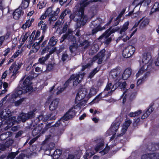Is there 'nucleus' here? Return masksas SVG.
Segmentation results:
<instances>
[{"instance_id":"f257e3e1","label":"nucleus","mask_w":159,"mask_h":159,"mask_svg":"<svg viewBox=\"0 0 159 159\" xmlns=\"http://www.w3.org/2000/svg\"><path fill=\"white\" fill-rule=\"evenodd\" d=\"M89 0H81L80 4H78L75 7L77 9L74 16V20L76 22V28L81 27L86 23L88 18L84 15V8L89 5Z\"/></svg>"},{"instance_id":"f03ea898","label":"nucleus","mask_w":159,"mask_h":159,"mask_svg":"<svg viewBox=\"0 0 159 159\" xmlns=\"http://www.w3.org/2000/svg\"><path fill=\"white\" fill-rule=\"evenodd\" d=\"M151 58V56L149 53H148L144 56L142 61L140 63V68L136 75L137 78L142 77L144 75L146 76V78L148 77L149 73L147 70L152 62Z\"/></svg>"},{"instance_id":"7ed1b4c3","label":"nucleus","mask_w":159,"mask_h":159,"mask_svg":"<svg viewBox=\"0 0 159 159\" xmlns=\"http://www.w3.org/2000/svg\"><path fill=\"white\" fill-rule=\"evenodd\" d=\"M89 98L87 89L84 88H81L77 94L74 108H80L85 105Z\"/></svg>"},{"instance_id":"20e7f679","label":"nucleus","mask_w":159,"mask_h":159,"mask_svg":"<svg viewBox=\"0 0 159 159\" xmlns=\"http://www.w3.org/2000/svg\"><path fill=\"white\" fill-rule=\"evenodd\" d=\"M10 113L11 111L8 109H5L0 111V117L3 120L2 121V124H4L7 125L5 127V130L7 129L13 125L16 122H17L15 120V117H10L9 116Z\"/></svg>"},{"instance_id":"39448f33","label":"nucleus","mask_w":159,"mask_h":159,"mask_svg":"<svg viewBox=\"0 0 159 159\" xmlns=\"http://www.w3.org/2000/svg\"><path fill=\"white\" fill-rule=\"evenodd\" d=\"M126 86L127 84L125 81L119 82L115 85H113L111 83H108L104 91L101 93V96L103 97H106L110 95L112 92L116 89L117 87L118 88L124 90L126 89Z\"/></svg>"},{"instance_id":"423d86ee","label":"nucleus","mask_w":159,"mask_h":159,"mask_svg":"<svg viewBox=\"0 0 159 159\" xmlns=\"http://www.w3.org/2000/svg\"><path fill=\"white\" fill-rule=\"evenodd\" d=\"M121 71V70L119 68L113 69L110 72V75L113 78L117 80L121 79L126 80L130 76L131 74V69L130 68L126 69L123 73Z\"/></svg>"},{"instance_id":"0eeeda50","label":"nucleus","mask_w":159,"mask_h":159,"mask_svg":"<svg viewBox=\"0 0 159 159\" xmlns=\"http://www.w3.org/2000/svg\"><path fill=\"white\" fill-rule=\"evenodd\" d=\"M60 11V8L58 7L57 8L56 10L53 12L52 8L51 7H49L45 11V13L41 16L40 19L41 20L45 19L47 16H48L49 17L48 20L49 23L51 24L57 20V16Z\"/></svg>"},{"instance_id":"6e6552de","label":"nucleus","mask_w":159,"mask_h":159,"mask_svg":"<svg viewBox=\"0 0 159 159\" xmlns=\"http://www.w3.org/2000/svg\"><path fill=\"white\" fill-rule=\"evenodd\" d=\"M23 80L22 79L20 81L21 86L19 89L16 92L19 96L23 93L30 91L33 89L32 83L28 79H26L23 81H22Z\"/></svg>"},{"instance_id":"1a4fd4ad","label":"nucleus","mask_w":159,"mask_h":159,"mask_svg":"<svg viewBox=\"0 0 159 159\" xmlns=\"http://www.w3.org/2000/svg\"><path fill=\"white\" fill-rule=\"evenodd\" d=\"M80 109V108H78V107H77V108H74V106L71 108L66 113L62 118L56 122L54 126L55 127H58L60 125L62 121L64 122V120L66 121L73 118L75 115L76 112L75 110H78Z\"/></svg>"},{"instance_id":"9d476101","label":"nucleus","mask_w":159,"mask_h":159,"mask_svg":"<svg viewBox=\"0 0 159 159\" xmlns=\"http://www.w3.org/2000/svg\"><path fill=\"white\" fill-rule=\"evenodd\" d=\"M36 109H34L32 111H30L28 113H22L20 114L18 117V121L16 120L17 122L16 123H18L19 121H21L23 122H25L29 118H33L35 115L34 112L36 111ZM16 121V120H15Z\"/></svg>"},{"instance_id":"9b49d317","label":"nucleus","mask_w":159,"mask_h":159,"mask_svg":"<svg viewBox=\"0 0 159 159\" xmlns=\"http://www.w3.org/2000/svg\"><path fill=\"white\" fill-rule=\"evenodd\" d=\"M85 75V73H79L78 74H73L71 75L70 79V80L73 82V86H76L82 81L84 76Z\"/></svg>"},{"instance_id":"f8f14e48","label":"nucleus","mask_w":159,"mask_h":159,"mask_svg":"<svg viewBox=\"0 0 159 159\" xmlns=\"http://www.w3.org/2000/svg\"><path fill=\"white\" fill-rule=\"evenodd\" d=\"M135 51L134 47L132 45H129L125 48L122 52L123 57L128 58L131 57L134 53Z\"/></svg>"},{"instance_id":"ddd939ff","label":"nucleus","mask_w":159,"mask_h":159,"mask_svg":"<svg viewBox=\"0 0 159 159\" xmlns=\"http://www.w3.org/2000/svg\"><path fill=\"white\" fill-rule=\"evenodd\" d=\"M120 124L119 123H113L110 128L107 132L106 135L109 136L111 135H112V137H114L116 134V132L117 131Z\"/></svg>"},{"instance_id":"4468645a","label":"nucleus","mask_w":159,"mask_h":159,"mask_svg":"<svg viewBox=\"0 0 159 159\" xmlns=\"http://www.w3.org/2000/svg\"><path fill=\"white\" fill-rule=\"evenodd\" d=\"M50 127L49 125H47L44 129H42V127L41 125L36 126L33 130L32 133L34 136H39L42 134H43L48 128Z\"/></svg>"},{"instance_id":"2eb2a0df","label":"nucleus","mask_w":159,"mask_h":159,"mask_svg":"<svg viewBox=\"0 0 159 159\" xmlns=\"http://www.w3.org/2000/svg\"><path fill=\"white\" fill-rule=\"evenodd\" d=\"M119 29L118 27H111L107 30L106 32L100 37L101 39H106L110 35L115 32H116Z\"/></svg>"},{"instance_id":"dca6fc26","label":"nucleus","mask_w":159,"mask_h":159,"mask_svg":"<svg viewBox=\"0 0 159 159\" xmlns=\"http://www.w3.org/2000/svg\"><path fill=\"white\" fill-rule=\"evenodd\" d=\"M141 159H159V153L156 152L145 154L142 156Z\"/></svg>"},{"instance_id":"f3484780","label":"nucleus","mask_w":159,"mask_h":159,"mask_svg":"<svg viewBox=\"0 0 159 159\" xmlns=\"http://www.w3.org/2000/svg\"><path fill=\"white\" fill-rule=\"evenodd\" d=\"M129 25V22L127 21L125 22L122 26H121L120 31V34L121 35L123 34V35H122L121 37H120L118 38V39L117 40V41L121 39L124 35H126L125 32L128 29Z\"/></svg>"},{"instance_id":"a211bd4d","label":"nucleus","mask_w":159,"mask_h":159,"mask_svg":"<svg viewBox=\"0 0 159 159\" xmlns=\"http://www.w3.org/2000/svg\"><path fill=\"white\" fill-rule=\"evenodd\" d=\"M52 114H50L44 115L43 114H41L38 117L37 119L39 121L43 120V121H46L49 119L50 120H54L55 119V116H52Z\"/></svg>"},{"instance_id":"6ab92c4d","label":"nucleus","mask_w":159,"mask_h":159,"mask_svg":"<svg viewBox=\"0 0 159 159\" xmlns=\"http://www.w3.org/2000/svg\"><path fill=\"white\" fill-rule=\"evenodd\" d=\"M131 123V121L129 119H127L123 125L121 130L122 132L120 134H118L117 136H120L123 135L125 133L127 129Z\"/></svg>"},{"instance_id":"aec40b11","label":"nucleus","mask_w":159,"mask_h":159,"mask_svg":"<svg viewBox=\"0 0 159 159\" xmlns=\"http://www.w3.org/2000/svg\"><path fill=\"white\" fill-rule=\"evenodd\" d=\"M105 52V50L104 49H103L100 52H99L97 56L94 57L93 58V61H94L96 60L97 59H98V63L99 64H101L103 59V57L105 56L104 53Z\"/></svg>"},{"instance_id":"412c9836","label":"nucleus","mask_w":159,"mask_h":159,"mask_svg":"<svg viewBox=\"0 0 159 159\" xmlns=\"http://www.w3.org/2000/svg\"><path fill=\"white\" fill-rule=\"evenodd\" d=\"M23 14V12L21 9L20 7H19L13 12V16L14 19L17 20L19 19L21 15H22Z\"/></svg>"},{"instance_id":"4be33fe9","label":"nucleus","mask_w":159,"mask_h":159,"mask_svg":"<svg viewBox=\"0 0 159 159\" xmlns=\"http://www.w3.org/2000/svg\"><path fill=\"white\" fill-rule=\"evenodd\" d=\"M104 147V141L102 140L98 141V143L95 148V151L92 153L93 155L97 151L101 150Z\"/></svg>"},{"instance_id":"5701e85b","label":"nucleus","mask_w":159,"mask_h":159,"mask_svg":"<svg viewBox=\"0 0 159 159\" xmlns=\"http://www.w3.org/2000/svg\"><path fill=\"white\" fill-rule=\"evenodd\" d=\"M140 28H142L148 25L149 23V20L146 17H143L139 20Z\"/></svg>"},{"instance_id":"b1692460","label":"nucleus","mask_w":159,"mask_h":159,"mask_svg":"<svg viewBox=\"0 0 159 159\" xmlns=\"http://www.w3.org/2000/svg\"><path fill=\"white\" fill-rule=\"evenodd\" d=\"M58 103L59 101L57 99H55L53 100L50 105V110L51 111L55 110L57 108Z\"/></svg>"},{"instance_id":"393cba45","label":"nucleus","mask_w":159,"mask_h":159,"mask_svg":"<svg viewBox=\"0 0 159 159\" xmlns=\"http://www.w3.org/2000/svg\"><path fill=\"white\" fill-rule=\"evenodd\" d=\"M77 47V44L75 43H73L70 46V50L73 56L76 55Z\"/></svg>"},{"instance_id":"a878e982","label":"nucleus","mask_w":159,"mask_h":159,"mask_svg":"<svg viewBox=\"0 0 159 159\" xmlns=\"http://www.w3.org/2000/svg\"><path fill=\"white\" fill-rule=\"evenodd\" d=\"M38 25L39 26H41V29L42 30L43 33L44 34L47 29V25L45 23L41 20L39 22Z\"/></svg>"},{"instance_id":"bb28decb","label":"nucleus","mask_w":159,"mask_h":159,"mask_svg":"<svg viewBox=\"0 0 159 159\" xmlns=\"http://www.w3.org/2000/svg\"><path fill=\"white\" fill-rule=\"evenodd\" d=\"M144 0H134L132 4L130 6L129 8L133 7V8H134L138 6H141Z\"/></svg>"},{"instance_id":"cd10ccee","label":"nucleus","mask_w":159,"mask_h":159,"mask_svg":"<svg viewBox=\"0 0 159 159\" xmlns=\"http://www.w3.org/2000/svg\"><path fill=\"white\" fill-rule=\"evenodd\" d=\"M155 12H159V3L158 2L155 3L151 9L150 14H152Z\"/></svg>"},{"instance_id":"c85d7f7f","label":"nucleus","mask_w":159,"mask_h":159,"mask_svg":"<svg viewBox=\"0 0 159 159\" xmlns=\"http://www.w3.org/2000/svg\"><path fill=\"white\" fill-rule=\"evenodd\" d=\"M153 111V108L152 107H150L147 110L146 112L141 116L142 119H144L147 118Z\"/></svg>"},{"instance_id":"c756f323","label":"nucleus","mask_w":159,"mask_h":159,"mask_svg":"<svg viewBox=\"0 0 159 159\" xmlns=\"http://www.w3.org/2000/svg\"><path fill=\"white\" fill-rule=\"evenodd\" d=\"M70 79V78L65 83L64 85V87H62L61 88H60V89L57 92V94H59L63 91H64L65 89L69 85V83L71 81Z\"/></svg>"},{"instance_id":"7c9ffc66","label":"nucleus","mask_w":159,"mask_h":159,"mask_svg":"<svg viewBox=\"0 0 159 159\" xmlns=\"http://www.w3.org/2000/svg\"><path fill=\"white\" fill-rule=\"evenodd\" d=\"M21 64L20 63H17L16 65L15 63V66L13 72V76H15L18 73V70L21 67Z\"/></svg>"},{"instance_id":"2f4dec72","label":"nucleus","mask_w":159,"mask_h":159,"mask_svg":"<svg viewBox=\"0 0 159 159\" xmlns=\"http://www.w3.org/2000/svg\"><path fill=\"white\" fill-rule=\"evenodd\" d=\"M62 153V151L60 149H57L53 154V159H57Z\"/></svg>"},{"instance_id":"473e14b6","label":"nucleus","mask_w":159,"mask_h":159,"mask_svg":"<svg viewBox=\"0 0 159 159\" xmlns=\"http://www.w3.org/2000/svg\"><path fill=\"white\" fill-rule=\"evenodd\" d=\"M29 0H23L22 3L20 7L21 9H25L27 8L29 6Z\"/></svg>"},{"instance_id":"72a5a7b5","label":"nucleus","mask_w":159,"mask_h":159,"mask_svg":"<svg viewBox=\"0 0 159 159\" xmlns=\"http://www.w3.org/2000/svg\"><path fill=\"white\" fill-rule=\"evenodd\" d=\"M12 134V132H7L6 133H4L1 135L0 138L4 140L6 139L8 136H11Z\"/></svg>"},{"instance_id":"f704fd0d","label":"nucleus","mask_w":159,"mask_h":159,"mask_svg":"<svg viewBox=\"0 0 159 159\" xmlns=\"http://www.w3.org/2000/svg\"><path fill=\"white\" fill-rule=\"evenodd\" d=\"M25 98H23L16 101L14 102V105L15 106H18L24 102L25 101Z\"/></svg>"},{"instance_id":"c9c22d12","label":"nucleus","mask_w":159,"mask_h":159,"mask_svg":"<svg viewBox=\"0 0 159 159\" xmlns=\"http://www.w3.org/2000/svg\"><path fill=\"white\" fill-rule=\"evenodd\" d=\"M18 151H16V152H11L9 153L7 157L8 159H13L16 155H17L18 153Z\"/></svg>"},{"instance_id":"e433bc0d","label":"nucleus","mask_w":159,"mask_h":159,"mask_svg":"<svg viewBox=\"0 0 159 159\" xmlns=\"http://www.w3.org/2000/svg\"><path fill=\"white\" fill-rule=\"evenodd\" d=\"M146 78V76L144 75L142 77H140V78L138 79L137 81V86H139L143 83L145 81V79Z\"/></svg>"},{"instance_id":"4c0bfd02","label":"nucleus","mask_w":159,"mask_h":159,"mask_svg":"<svg viewBox=\"0 0 159 159\" xmlns=\"http://www.w3.org/2000/svg\"><path fill=\"white\" fill-rule=\"evenodd\" d=\"M57 42V39H55L54 37H53L50 39L48 44L50 45L54 46L56 44Z\"/></svg>"},{"instance_id":"58836bf2","label":"nucleus","mask_w":159,"mask_h":159,"mask_svg":"<svg viewBox=\"0 0 159 159\" xmlns=\"http://www.w3.org/2000/svg\"><path fill=\"white\" fill-rule=\"evenodd\" d=\"M125 9H124L122 11H121V13L116 18V19L115 20V21L116 22V23L115 24V25H116L119 24V21H120V18L121 17V16L125 12Z\"/></svg>"},{"instance_id":"ea45409f","label":"nucleus","mask_w":159,"mask_h":159,"mask_svg":"<svg viewBox=\"0 0 159 159\" xmlns=\"http://www.w3.org/2000/svg\"><path fill=\"white\" fill-rule=\"evenodd\" d=\"M50 55V54H48L45 57H43L42 58H40L39 59V63L41 64H44V62L49 57Z\"/></svg>"},{"instance_id":"a19ab883","label":"nucleus","mask_w":159,"mask_h":159,"mask_svg":"<svg viewBox=\"0 0 159 159\" xmlns=\"http://www.w3.org/2000/svg\"><path fill=\"white\" fill-rule=\"evenodd\" d=\"M3 87L4 89L1 91L0 94H2L5 93L7 91V88L8 87V84L6 82H4L3 84Z\"/></svg>"},{"instance_id":"79ce46f5","label":"nucleus","mask_w":159,"mask_h":159,"mask_svg":"<svg viewBox=\"0 0 159 159\" xmlns=\"http://www.w3.org/2000/svg\"><path fill=\"white\" fill-rule=\"evenodd\" d=\"M31 24H32L30 21V20H28L26 23L22 25L21 28L25 30L27 27H30Z\"/></svg>"},{"instance_id":"37998d69","label":"nucleus","mask_w":159,"mask_h":159,"mask_svg":"<svg viewBox=\"0 0 159 159\" xmlns=\"http://www.w3.org/2000/svg\"><path fill=\"white\" fill-rule=\"evenodd\" d=\"M91 50L92 53L96 52L98 50V46L97 44H95L91 47Z\"/></svg>"},{"instance_id":"c03bdc74","label":"nucleus","mask_w":159,"mask_h":159,"mask_svg":"<svg viewBox=\"0 0 159 159\" xmlns=\"http://www.w3.org/2000/svg\"><path fill=\"white\" fill-rule=\"evenodd\" d=\"M30 74V75L26 79H28L30 81V79H33L37 76V74L34 73L33 70L31 71Z\"/></svg>"},{"instance_id":"a18cd8bd","label":"nucleus","mask_w":159,"mask_h":159,"mask_svg":"<svg viewBox=\"0 0 159 159\" xmlns=\"http://www.w3.org/2000/svg\"><path fill=\"white\" fill-rule=\"evenodd\" d=\"M39 46L37 43H34L32 46L33 51L34 52H36L39 48Z\"/></svg>"},{"instance_id":"49530a36","label":"nucleus","mask_w":159,"mask_h":159,"mask_svg":"<svg viewBox=\"0 0 159 159\" xmlns=\"http://www.w3.org/2000/svg\"><path fill=\"white\" fill-rule=\"evenodd\" d=\"M151 147V146H149V147L148 148L149 150L150 151H153L156 150L157 148H159V144H156L152 145L151 146L152 148H150Z\"/></svg>"},{"instance_id":"de8ad7c7","label":"nucleus","mask_w":159,"mask_h":159,"mask_svg":"<svg viewBox=\"0 0 159 159\" xmlns=\"http://www.w3.org/2000/svg\"><path fill=\"white\" fill-rule=\"evenodd\" d=\"M69 24H67V23H66L63 25V28L62 30L61 31V32H60V33L61 34L62 33H64L66 32L68 28V25Z\"/></svg>"},{"instance_id":"09e8293b","label":"nucleus","mask_w":159,"mask_h":159,"mask_svg":"<svg viewBox=\"0 0 159 159\" xmlns=\"http://www.w3.org/2000/svg\"><path fill=\"white\" fill-rule=\"evenodd\" d=\"M68 11L66 10H65L64 11H63L60 16V19L62 20H63L64 19V17L68 13Z\"/></svg>"},{"instance_id":"8fccbe9b","label":"nucleus","mask_w":159,"mask_h":159,"mask_svg":"<svg viewBox=\"0 0 159 159\" xmlns=\"http://www.w3.org/2000/svg\"><path fill=\"white\" fill-rule=\"evenodd\" d=\"M109 149V147L107 145L106 146L105 148L103 150L100 152V153L101 155H103L106 154Z\"/></svg>"},{"instance_id":"3c124183","label":"nucleus","mask_w":159,"mask_h":159,"mask_svg":"<svg viewBox=\"0 0 159 159\" xmlns=\"http://www.w3.org/2000/svg\"><path fill=\"white\" fill-rule=\"evenodd\" d=\"M9 36L7 35L0 37V46L2 45L5 39H7Z\"/></svg>"},{"instance_id":"603ef678","label":"nucleus","mask_w":159,"mask_h":159,"mask_svg":"<svg viewBox=\"0 0 159 159\" xmlns=\"http://www.w3.org/2000/svg\"><path fill=\"white\" fill-rule=\"evenodd\" d=\"M97 90L96 88L94 87H92L90 89V96L94 95L96 94Z\"/></svg>"},{"instance_id":"864d4df0","label":"nucleus","mask_w":159,"mask_h":159,"mask_svg":"<svg viewBox=\"0 0 159 159\" xmlns=\"http://www.w3.org/2000/svg\"><path fill=\"white\" fill-rule=\"evenodd\" d=\"M154 63L156 66H159V54H158L154 60Z\"/></svg>"},{"instance_id":"5fc2aeb1","label":"nucleus","mask_w":159,"mask_h":159,"mask_svg":"<svg viewBox=\"0 0 159 159\" xmlns=\"http://www.w3.org/2000/svg\"><path fill=\"white\" fill-rule=\"evenodd\" d=\"M61 59L63 61L68 60L69 59L68 55L66 53H64L62 55Z\"/></svg>"},{"instance_id":"6e6d98bb","label":"nucleus","mask_w":159,"mask_h":159,"mask_svg":"<svg viewBox=\"0 0 159 159\" xmlns=\"http://www.w3.org/2000/svg\"><path fill=\"white\" fill-rule=\"evenodd\" d=\"M137 30V29H135V30H134L133 33L130 35V37H129L128 36H126L125 38H124L123 39V41H124V42H126V41L127 40H128L135 33V32H136V31Z\"/></svg>"},{"instance_id":"4d7b16f0","label":"nucleus","mask_w":159,"mask_h":159,"mask_svg":"<svg viewBox=\"0 0 159 159\" xmlns=\"http://www.w3.org/2000/svg\"><path fill=\"white\" fill-rule=\"evenodd\" d=\"M99 70V69L98 70V68H96L94 69L93 70H92L91 73H90V78L93 77L95 74L97 73Z\"/></svg>"},{"instance_id":"13d9d810","label":"nucleus","mask_w":159,"mask_h":159,"mask_svg":"<svg viewBox=\"0 0 159 159\" xmlns=\"http://www.w3.org/2000/svg\"><path fill=\"white\" fill-rule=\"evenodd\" d=\"M102 29L101 28L100 26H98L97 28L96 29H94L92 30V33L93 34H94L96 33L98 31L101 30H102Z\"/></svg>"},{"instance_id":"bf43d9fd","label":"nucleus","mask_w":159,"mask_h":159,"mask_svg":"<svg viewBox=\"0 0 159 159\" xmlns=\"http://www.w3.org/2000/svg\"><path fill=\"white\" fill-rule=\"evenodd\" d=\"M21 53V51L20 50H18L16 52L14 53L13 55L12 56V58H15L17 57Z\"/></svg>"},{"instance_id":"052dcab7","label":"nucleus","mask_w":159,"mask_h":159,"mask_svg":"<svg viewBox=\"0 0 159 159\" xmlns=\"http://www.w3.org/2000/svg\"><path fill=\"white\" fill-rule=\"evenodd\" d=\"M81 46H84V48H85L89 46V43L87 40H85L83 43H80Z\"/></svg>"},{"instance_id":"680f3d73","label":"nucleus","mask_w":159,"mask_h":159,"mask_svg":"<svg viewBox=\"0 0 159 159\" xmlns=\"http://www.w3.org/2000/svg\"><path fill=\"white\" fill-rule=\"evenodd\" d=\"M29 34L27 33H25L24 35L22 36L21 38H22V42H24L28 38Z\"/></svg>"},{"instance_id":"e2e57ef3","label":"nucleus","mask_w":159,"mask_h":159,"mask_svg":"<svg viewBox=\"0 0 159 159\" xmlns=\"http://www.w3.org/2000/svg\"><path fill=\"white\" fill-rule=\"evenodd\" d=\"M61 23L60 21H57L55 23V25H53V28H57V29L61 25Z\"/></svg>"},{"instance_id":"0e129e2a","label":"nucleus","mask_w":159,"mask_h":159,"mask_svg":"<svg viewBox=\"0 0 159 159\" xmlns=\"http://www.w3.org/2000/svg\"><path fill=\"white\" fill-rule=\"evenodd\" d=\"M35 71L38 72H42L43 71V68L37 66L35 68Z\"/></svg>"},{"instance_id":"69168bd1","label":"nucleus","mask_w":159,"mask_h":159,"mask_svg":"<svg viewBox=\"0 0 159 159\" xmlns=\"http://www.w3.org/2000/svg\"><path fill=\"white\" fill-rule=\"evenodd\" d=\"M126 94L125 92L123 93L122 96L121 97V99H122L123 102L124 103L125 101V98L126 97Z\"/></svg>"},{"instance_id":"338daca9","label":"nucleus","mask_w":159,"mask_h":159,"mask_svg":"<svg viewBox=\"0 0 159 159\" xmlns=\"http://www.w3.org/2000/svg\"><path fill=\"white\" fill-rule=\"evenodd\" d=\"M53 67V65L52 64H49L48 65L47 68V70L50 71L52 70Z\"/></svg>"},{"instance_id":"774afa93","label":"nucleus","mask_w":159,"mask_h":159,"mask_svg":"<svg viewBox=\"0 0 159 159\" xmlns=\"http://www.w3.org/2000/svg\"><path fill=\"white\" fill-rule=\"evenodd\" d=\"M68 34L67 33H66L65 34H64L61 37V41L63 42V41L65 39L67 38L68 36Z\"/></svg>"}]
</instances>
